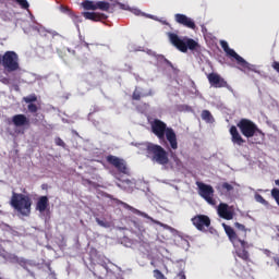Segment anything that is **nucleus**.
Instances as JSON below:
<instances>
[{
	"label": "nucleus",
	"mask_w": 279,
	"mask_h": 279,
	"mask_svg": "<svg viewBox=\"0 0 279 279\" xmlns=\"http://www.w3.org/2000/svg\"><path fill=\"white\" fill-rule=\"evenodd\" d=\"M150 128L153 134L157 136L161 145H166V147L169 149L171 158L175 162V165H182V161L180 160L178 155L173 153L175 151V149H178V135L175 134V131L171 128H168L167 123L158 119H155L151 122ZM171 149L173 151H171Z\"/></svg>",
	"instance_id": "nucleus-1"
},
{
	"label": "nucleus",
	"mask_w": 279,
	"mask_h": 279,
	"mask_svg": "<svg viewBox=\"0 0 279 279\" xmlns=\"http://www.w3.org/2000/svg\"><path fill=\"white\" fill-rule=\"evenodd\" d=\"M236 128L245 138H254L255 145H260L265 141V133L250 119H241L236 123Z\"/></svg>",
	"instance_id": "nucleus-2"
},
{
	"label": "nucleus",
	"mask_w": 279,
	"mask_h": 279,
	"mask_svg": "<svg viewBox=\"0 0 279 279\" xmlns=\"http://www.w3.org/2000/svg\"><path fill=\"white\" fill-rule=\"evenodd\" d=\"M146 154L156 165H161L162 167L169 165V151L161 145L148 143L146 145Z\"/></svg>",
	"instance_id": "nucleus-3"
},
{
	"label": "nucleus",
	"mask_w": 279,
	"mask_h": 279,
	"mask_svg": "<svg viewBox=\"0 0 279 279\" xmlns=\"http://www.w3.org/2000/svg\"><path fill=\"white\" fill-rule=\"evenodd\" d=\"M168 38L171 45H173V47H175V49L182 53H186L189 49L190 51H195V49L199 47V44L195 41V39L189 37L180 38V36H178L175 33H168Z\"/></svg>",
	"instance_id": "nucleus-4"
},
{
	"label": "nucleus",
	"mask_w": 279,
	"mask_h": 279,
	"mask_svg": "<svg viewBox=\"0 0 279 279\" xmlns=\"http://www.w3.org/2000/svg\"><path fill=\"white\" fill-rule=\"evenodd\" d=\"M10 205L21 215L27 216L32 213V198L28 195L13 192Z\"/></svg>",
	"instance_id": "nucleus-5"
},
{
	"label": "nucleus",
	"mask_w": 279,
	"mask_h": 279,
	"mask_svg": "<svg viewBox=\"0 0 279 279\" xmlns=\"http://www.w3.org/2000/svg\"><path fill=\"white\" fill-rule=\"evenodd\" d=\"M220 45L225 53H227V56H229L230 58H234V60H236L238 64L242 66V69H246L247 71H253L254 73H256V66L252 65L250 62L243 59V57L239 56V53H236L234 49H231L228 45V41H221Z\"/></svg>",
	"instance_id": "nucleus-6"
},
{
	"label": "nucleus",
	"mask_w": 279,
	"mask_h": 279,
	"mask_svg": "<svg viewBox=\"0 0 279 279\" xmlns=\"http://www.w3.org/2000/svg\"><path fill=\"white\" fill-rule=\"evenodd\" d=\"M0 64H2L9 73L19 71V54L14 51H7L3 56H0Z\"/></svg>",
	"instance_id": "nucleus-7"
},
{
	"label": "nucleus",
	"mask_w": 279,
	"mask_h": 279,
	"mask_svg": "<svg viewBox=\"0 0 279 279\" xmlns=\"http://www.w3.org/2000/svg\"><path fill=\"white\" fill-rule=\"evenodd\" d=\"M196 186L198 189V195H201L207 204L210 206L217 205V201L215 199V189H213V185L197 181Z\"/></svg>",
	"instance_id": "nucleus-8"
},
{
	"label": "nucleus",
	"mask_w": 279,
	"mask_h": 279,
	"mask_svg": "<svg viewBox=\"0 0 279 279\" xmlns=\"http://www.w3.org/2000/svg\"><path fill=\"white\" fill-rule=\"evenodd\" d=\"M106 160H107L108 165H111L112 167H114V169H117V171H119V173H123L124 175H128V173H129L128 163L125 162L124 159L119 158L113 155H108L106 157Z\"/></svg>",
	"instance_id": "nucleus-9"
},
{
	"label": "nucleus",
	"mask_w": 279,
	"mask_h": 279,
	"mask_svg": "<svg viewBox=\"0 0 279 279\" xmlns=\"http://www.w3.org/2000/svg\"><path fill=\"white\" fill-rule=\"evenodd\" d=\"M207 80L213 88H228V90H232V86L228 84V81L215 72L209 73Z\"/></svg>",
	"instance_id": "nucleus-10"
},
{
	"label": "nucleus",
	"mask_w": 279,
	"mask_h": 279,
	"mask_svg": "<svg viewBox=\"0 0 279 279\" xmlns=\"http://www.w3.org/2000/svg\"><path fill=\"white\" fill-rule=\"evenodd\" d=\"M192 223L195 226L196 230L204 232L206 228H210V218L206 215H196L192 218Z\"/></svg>",
	"instance_id": "nucleus-11"
},
{
	"label": "nucleus",
	"mask_w": 279,
	"mask_h": 279,
	"mask_svg": "<svg viewBox=\"0 0 279 279\" xmlns=\"http://www.w3.org/2000/svg\"><path fill=\"white\" fill-rule=\"evenodd\" d=\"M248 248L250 243H247L245 240L238 243V246H234L236 256L245 263H250V252H247Z\"/></svg>",
	"instance_id": "nucleus-12"
},
{
	"label": "nucleus",
	"mask_w": 279,
	"mask_h": 279,
	"mask_svg": "<svg viewBox=\"0 0 279 279\" xmlns=\"http://www.w3.org/2000/svg\"><path fill=\"white\" fill-rule=\"evenodd\" d=\"M174 20L177 23H179V25H183V27H187L189 29H195V27H197L195 25V21H193V19L186 16L185 14L177 13L174 15Z\"/></svg>",
	"instance_id": "nucleus-13"
},
{
	"label": "nucleus",
	"mask_w": 279,
	"mask_h": 279,
	"mask_svg": "<svg viewBox=\"0 0 279 279\" xmlns=\"http://www.w3.org/2000/svg\"><path fill=\"white\" fill-rule=\"evenodd\" d=\"M218 215L221 219H226L227 221L234 219V211L230 210V207L226 203L219 204Z\"/></svg>",
	"instance_id": "nucleus-14"
},
{
	"label": "nucleus",
	"mask_w": 279,
	"mask_h": 279,
	"mask_svg": "<svg viewBox=\"0 0 279 279\" xmlns=\"http://www.w3.org/2000/svg\"><path fill=\"white\" fill-rule=\"evenodd\" d=\"M116 202H117V204H119L120 206L125 208V210H130L131 213H133V215H138L140 217H144V219H149L150 221H154V218H151L145 211H141L123 201L116 199Z\"/></svg>",
	"instance_id": "nucleus-15"
},
{
	"label": "nucleus",
	"mask_w": 279,
	"mask_h": 279,
	"mask_svg": "<svg viewBox=\"0 0 279 279\" xmlns=\"http://www.w3.org/2000/svg\"><path fill=\"white\" fill-rule=\"evenodd\" d=\"M229 133L231 135V143H233V145L242 147V145L245 143V140L243 138V136H241V133H239V129L232 125L229 130Z\"/></svg>",
	"instance_id": "nucleus-16"
},
{
	"label": "nucleus",
	"mask_w": 279,
	"mask_h": 279,
	"mask_svg": "<svg viewBox=\"0 0 279 279\" xmlns=\"http://www.w3.org/2000/svg\"><path fill=\"white\" fill-rule=\"evenodd\" d=\"M225 232L229 238V241L232 242L233 247H239V243H241V241H245V240L239 239L236 231H234L233 228L228 225H225Z\"/></svg>",
	"instance_id": "nucleus-17"
},
{
	"label": "nucleus",
	"mask_w": 279,
	"mask_h": 279,
	"mask_svg": "<svg viewBox=\"0 0 279 279\" xmlns=\"http://www.w3.org/2000/svg\"><path fill=\"white\" fill-rule=\"evenodd\" d=\"M12 123L15 128H24L25 125L29 126V120L27 116L20 113L12 117Z\"/></svg>",
	"instance_id": "nucleus-18"
},
{
	"label": "nucleus",
	"mask_w": 279,
	"mask_h": 279,
	"mask_svg": "<svg viewBox=\"0 0 279 279\" xmlns=\"http://www.w3.org/2000/svg\"><path fill=\"white\" fill-rule=\"evenodd\" d=\"M82 16H84V19L87 21H94L96 23L99 21H106L108 19V15L98 12H83Z\"/></svg>",
	"instance_id": "nucleus-19"
},
{
	"label": "nucleus",
	"mask_w": 279,
	"mask_h": 279,
	"mask_svg": "<svg viewBox=\"0 0 279 279\" xmlns=\"http://www.w3.org/2000/svg\"><path fill=\"white\" fill-rule=\"evenodd\" d=\"M49 207V197L47 196H40L36 204V210L39 213H45L47 208Z\"/></svg>",
	"instance_id": "nucleus-20"
},
{
	"label": "nucleus",
	"mask_w": 279,
	"mask_h": 279,
	"mask_svg": "<svg viewBox=\"0 0 279 279\" xmlns=\"http://www.w3.org/2000/svg\"><path fill=\"white\" fill-rule=\"evenodd\" d=\"M96 10H101L102 12H108V10H110V2L97 1Z\"/></svg>",
	"instance_id": "nucleus-21"
},
{
	"label": "nucleus",
	"mask_w": 279,
	"mask_h": 279,
	"mask_svg": "<svg viewBox=\"0 0 279 279\" xmlns=\"http://www.w3.org/2000/svg\"><path fill=\"white\" fill-rule=\"evenodd\" d=\"M82 7L84 8V10H92L94 12H95V10H97V3H95L90 0L83 1Z\"/></svg>",
	"instance_id": "nucleus-22"
},
{
	"label": "nucleus",
	"mask_w": 279,
	"mask_h": 279,
	"mask_svg": "<svg viewBox=\"0 0 279 279\" xmlns=\"http://www.w3.org/2000/svg\"><path fill=\"white\" fill-rule=\"evenodd\" d=\"M201 117L206 123H213V121H215L213 113H210L208 110H203Z\"/></svg>",
	"instance_id": "nucleus-23"
},
{
	"label": "nucleus",
	"mask_w": 279,
	"mask_h": 279,
	"mask_svg": "<svg viewBox=\"0 0 279 279\" xmlns=\"http://www.w3.org/2000/svg\"><path fill=\"white\" fill-rule=\"evenodd\" d=\"M70 19H72L73 23L76 25V27H80V23H82V16L77 15L73 12L70 13Z\"/></svg>",
	"instance_id": "nucleus-24"
},
{
	"label": "nucleus",
	"mask_w": 279,
	"mask_h": 279,
	"mask_svg": "<svg viewBox=\"0 0 279 279\" xmlns=\"http://www.w3.org/2000/svg\"><path fill=\"white\" fill-rule=\"evenodd\" d=\"M23 101H25V104H34V102L38 101V97L36 96V94H31V95L24 97Z\"/></svg>",
	"instance_id": "nucleus-25"
},
{
	"label": "nucleus",
	"mask_w": 279,
	"mask_h": 279,
	"mask_svg": "<svg viewBox=\"0 0 279 279\" xmlns=\"http://www.w3.org/2000/svg\"><path fill=\"white\" fill-rule=\"evenodd\" d=\"M22 10H29V2L27 0H13Z\"/></svg>",
	"instance_id": "nucleus-26"
},
{
	"label": "nucleus",
	"mask_w": 279,
	"mask_h": 279,
	"mask_svg": "<svg viewBox=\"0 0 279 279\" xmlns=\"http://www.w3.org/2000/svg\"><path fill=\"white\" fill-rule=\"evenodd\" d=\"M255 199H256V202H258L259 204H263V206H269V202H267V201L265 199V197H263V195H260V194H257V195L255 196Z\"/></svg>",
	"instance_id": "nucleus-27"
},
{
	"label": "nucleus",
	"mask_w": 279,
	"mask_h": 279,
	"mask_svg": "<svg viewBox=\"0 0 279 279\" xmlns=\"http://www.w3.org/2000/svg\"><path fill=\"white\" fill-rule=\"evenodd\" d=\"M234 228H236V230H240V232H244V236H246L247 229L242 223L234 222Z\"/></svg>",
	"instance_id": "nucleus-28"
},
{
	"label": "nucleus",
	"mask_w": 279,
	"mask_h": 279,
	"mask_svg": "<svg viewBox=\"0 0 279 279\" xmlns=\"http://www.w3.org/2000/svg\"><path fill=\"white\" fill-rule=\"evenodd\" d=\"M96 223H98V226H100V228H110V222H108L106 220H101L99 218H96Z\"/></svg>",
	"instance_id": "nucleus-29"
},
{
	"label": "nucleus",
	"mask_w": 279,
	"mask_h": 279,
	"mask_svg": "<svg viewBox=\"0 0 279 279\" xmlns=\"http://www.w3.org/2000/svg\"><path fill=\"white\" fill-rule=\"evenodd\" d=\"M28 112H32V114H35V112H38V106L36 104L32 102L27 106Z\"/></svg>",
	"instance_id": "nucleus-30"
},
{
	"label": "nucleus",
	"mask_w": 279,
	"mask_h": 279,
	"mask_svg": "<svg viewBox=\"0 0 279 279\" xmlns=\"http://www.w3.org/2000/svg\"><path fill=\"white\" fill-rule=\"evenodd\" d=\"M221 187L228 193H230V191H234V186L228 182L222 183Z\"/></svg>",
	"instance_id": "nucleus-31"
},
{
	"label": "nucleus",
	"mask_w": 279,
	"mask_h": 279,
	"mask_svg": "<svg viewBox=\"0 0 279 279\" xmlns=\"http://www.w3.org/2000/svg\"><path fill=\"white\" fill-rule=\"evenodd\" d=\"M154 278L156 279H167V277H165V275L162 274V271L155 269L154 270Z\"/></svg>",
	"instance_id": "nucleus-32"
},
{
	"label": "nucleus",
	"mask_w": 279,
	"mask_h": 279,
	"mask_svg": "<svg viewBox=\"0 0 279 279\" xmlns=\"http://www.w3.org/2000/svg\"><path fill=\"white\" fill-rule=\"evenodd\" d=\"M141 97H142L141 92H138L137 89H135V90L133 92V94H132V99H133L134 101H141Z\"/></svg>",
	"instance_id": "nucleus-33"
},
{
	"label": "nucleus",
	"mask_w": 279,
	"mask_h": 279,
	"mask_svg": "<svg viewBox=\"0 0 279 279\" xmlns=\"http://www.w3.org/2000/svg\"><path fill=\"white\" fill-rule=\"evenodd\" d=\"M54 143H56V145H57L58 147H65V146H66V144L64 143V141H62V138H60V137L54 138Z\"/></svg>",
	"instance_id": "nucleus-34"
},
{
	"label": "nucleus",
	"mask_w": 279,
	"mask_h": 279,
	"mask_svg": "<svg viewBox=\"0 0 279 279\" xmlns=\"http://www.w3.org/2000/svg\"><path fill=\"white\" fill-rule=\"evenodd\" d=\"M19 265H21L22 267H27L29 265V262L25 260V259H20L17 260Z\"/></svg>",
	"instance_id": "nucleus-35"
},
{
	"label": "nucleus",
	"mask_w": 279,
	"mask_h": 279,
	"mask_svg": "<svg viewBox=\"0 0 279 279\" xmlns=\"http://www.w3.org/2000/svg\"><path fill=\"white\" fill-rule=\"evenodd\" d=\"M272 69L275 71H277V73H279V62L278 61H274L272 64H271Z\"/></svg>",
	"instance_id": "nucleus-36"
},
{
	"label": "nucleus",
	"mask_w": 279,
	"mask_h": 279,
	"mask_svg": "<svg viewBox=\"0 0 279 279\" xmlns=\"http://www.w3.org/2000/svg\"><path fill=\"white\" fill-rule=\"evenodd\" d=\"M177 279H186V275H184V271H180V272L177 275Z\"/></svg>",
	"instance_id": "nucleus-37"
},
{
	"label": "nucleus",
	"mask_w": 279,
	"mask_h": 279,
	"mask_svg": "<svg viewBox=\"0 0 279 279\" xmlns=\"http://www.w3.org/2000/svg\"><path fill=\"white\" fill-rule=\"evenodd\" d=\"M165 64H167V66H170V69H173V63H171V61H169V59H163Z\"/></svg>",
	"instance_id": "nucleus-38"
},
{
	"label": "nucleus",
	"mask_w": 279,
	"mask_h": 279,
	"mask_svg": "<svg viewBox=\"0 0 279 279\" xmlns=\"http://www.w3.org/2000/svg\"><path fill=\"white\" fill-rule=\"evenodd\" d=\"M119 5H120L121 10H128V8H125V4L119 3Z\"/></svg>",
	"instance_id": "nucleus-39"
},
{
	"label": "nucleus",
	"mask_w": 279,
	"mask_h": 279,
	"mask_svg": "<svg viewBox=\"0 0 279 279\" xmlns=\"http://www.w3.org/2000/svg\"><path fill=\"white\" fill-rule=\"evenodd\" d=\"M33 29H35L36 32H40V27L38 26L33 27Z\"/></svg>",
	"instance_id": "nucleus-40"
},
{
	"label": "nucleus",
	"mask_w": 279,
	"mask_h": 279,
	"mask_svg": "<svg viewBox=\"0 0 279 279\" xmlns=\"http://www.w3.org/2000/svg\"><path fill=\"white\" fill-rule=\"evenodd\" d=\"M276 186H279V179L275 180Z\"/></svg>",
	"instance_id": "nucleus-41"
},
{
	"label": "nucleus",
	"mask_w": 279,
	"mask_h": 279,
	"mask_svg": "<svg viewBox=\"0 0 279 279\" xmlns=\"http://www.w3.org/2000/svg\"><path fill=\"white\" fill-rule=\"evenodd\" d=\"M7 82H8V78H3V80H2V83H3V84H7Z\"/></svg>",
	"instance_id": "nucleus-42"
},
{
	"label": "nucleus",
	"mask_w": 279,
	"mask_h": 279,
	"mask_svg": "<svg viewBox=\"0 0 279 279\" xmlns=\"http://www.w3.org/2000/svg\"><path fill=\"white\" fill-rule=\"evenodd\" d=\"M148 95H151V92H149Z\"/></svg>",
	"instance_id": "nucleus-43"
}]
</instances>
